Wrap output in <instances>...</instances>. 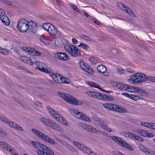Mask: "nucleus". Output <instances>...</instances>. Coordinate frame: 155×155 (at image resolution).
<instances>
[{"label": "nucleus", "instance_id": "f257e3e1", "mask_svg": "<svg viewBox=\"0 0 155 155\" xmlns=\"http://www.w3.org/2000/svg\"><path fill=\"white\" fill-rule=\"evenodd\" d=\"M31 143L37 150L38 155H54V153L45 145L36 141L31 142Z\"/></svg>", "mask_w": 155, "mask_h": 155}, {"label": "nucleus", "instance_id": "f03ea898", "mask_svg": "<svg viewBox=\"0 0 155 155\" xmlns=\"http://www.w3.org/2000/svg\"><path fill=\"white\" fill-rule=\"evenodd\" d=\"M57 93L66 101L72 104L77 105H81L83 103L82 101L76 99L68 94L59 91H58Z\"/></svg>", "mask_w": 155, "mask_h": 155}, {"label": "nucleus", "instance_id": "7ed1b4c3", "mask_svg": "<svg viewBox=\"0 0 155 155\" xmlns=\"http://www.w3.org/2000/svg\"><path fill=\"white\" fill-rule=\"evenodd\" d=\"M31 130L35 135L40 139L52 145L56 144L54 140L48 136L36 129H32Z\"/></svg>", "mask_w": 155, "mask_h": 155}, {"label": "nucleus", "instance_id": "20e7f679", "mask_svg": "<svg viewBox=\"0 0 155 155\" xmlns=\"http://www.w3.org/2000/svg\"><path fill=\"white\" fill-rule=\"evenodd\" d=\"M130 78L134 83H141L147 80L148 77L142 73L137 72L131 76Z\"/></svg>", "mask_w": 155, "mask_h": 155}, {"label": "nucleus", "instance_id": "39448f33", "mask_svg": "<svg viewBox=\"0 0 155 155\" xmlns=\"http://www.w3.org/2000/svg\"><path fill=\"white\" fill-rule=\"evenodd\" d=\"M64 48L73 57H77L81 55L80 50L73 45H66Z\"/></svg>", "mask_w": 155, "mask_h": 155}, {"label": "nucleus", "instance_id": "423d86ee", "mask_svg": "<svg viewBox=\"0 0 155 155\" xmlns=\"http://www.w3.org/2000/svg\"><path fill=\"white\" fill-rule=\"evenodd\" d=\"M29 25L28 21L24 19H20L18 23L17 28L21 32H26L29 28Z\"/></svg>", "mask_w": 155, "mask_h": 155}, {"label": "nucleus", "instance_id": "0eeeda50", "mask_svg": "<svg viewBox=\"0 0 155 155\" xmlns=\"http://www.w3.org/2000/svg\"><path fill=\"white\" fill-rule=\"evenodd\" d=\"M111 138L113 140L119 145L125 147L129 150L131 151L134 150V148L132 147L120 137L114 136H111Z\"/></svg>", "mask_w": 155, "mask_h": 155}, {"label": "nucleus", "instance_id": "6e6552de", "mask_svg": "<svg viewBox=\"0 0 155 155\" xmlns=\"http://www.w3.org/2000/svg\"><path fill=\"white\" fill-rule=\"evenodd\" d=\"M35 64L37 66L36 69L48 74L53 73V70L50 68L47 67L44 63L40 61H36Z\"/></svg>", "mask_w": 155, "mask_h": 155}, {"label": "nucleus", "instance_id": "1a4fd4ad", "mask_svg": "<svg viewBox=\"0 0 155 155\" xmlns=\"http://www.w3.org/2000/svg\"><path fill=\"white\" fill-rule=\"evenodd\" d=\"M70 112L71 114H74V116L77 118L87 122L91 121V119L85 114L79 112L78 110L73 109H69Z\"/></svg>", "mask_w": 155, "mask_h": 155}, {"label": "nucleus", "instance_id": "9d476101", "mask_svg": "<svg viewBox=\"0 0 155 155\" xmlns=\"http://www.w3.org/2000/svg\"><path fill=\"white\" fill-rule=\"evenodd\" d=\"M41 121L47 126L55 130H60L61 129L56 123L49 119L45 118H42Z\"/></svg>", "mask_w": 155, "mask_h": 155}, {"label": "nucleus", "instance_id": "9b49d317", "mask_svg": "<svg viewBox=\"0 0 155 155\" xmlns=\"http://www.w3.org/2000/svg\"><path fill=\"white\" fill-rule=\"evenodd\" d=\"M79 64L81 68L86 72L91 74H94L93 69L84 61H80Z\"/></svg>", "mask_w": 155, "mask_h": 155}, {"label": "nucleus", "instance_id": "f8f14e48", "mask_svg": "<svg viewBox=\"0 0 155 155\" xmlns=\"http://www.w3.org/2000/svg\"><path fill=\"white\" fill-rule=\"evenodd\" d=\"M23 49L28 54L32 56H40L41 55L39 51L30 47H25Z\"/></svg>", "mask_w": 155, "mask_h": 155}, {"label": "nucleus", "instance_id": "ddd939ff", "mask_svg": "<svg viewBox=\"0 0 155 155\" xmlns=\"http://www.w3.org/2000/svg\"><path fill=\"white\" fill-rule=\"evenodd\" d=\"M50 114L55 119L59 121L60 119H62V117L56 111L54 110L52 108L48 107H47Z\"/></svg>", "mask_w": 155, "mask_h": 155}, {"label": "nucleus", "instance_id": "4468645a", "mask_svg": "<svg viewBox=\"0 0 155 155\" xmlns=\"http://www.w3.org/2000/svg\"><path fill=\"white\" fill-rule=\"evenodd\" d=\"M79 126L80 127L86 130H87L91 132H93L94 133H96L97 132V130L93 127L88 125L84 123H80L79 124Z\"/></svg>", "mask_w": 155, "mask_h": 155}, {"label": "nucleus", "instance_id": "2eb2a0df", "mask_svg": "<svg viewBox=\"0 0 155 155\" xmlns=\"http://www.w3.org/2000/svg\"><path fill=\"white\" fill-rule=\"evenodd\" d=\"M54 55L57 58L62 60L67 61L69 58L68 55L65 53H56Z\"/></svg>", "mask_w": 155, "mask_h": 155}, {"label": "nucleus", "instance_id": "dca6fc26", "mask_svg": "<svg viewBox=\"0 0 155 155\" xmlns=\"http://www.w3.org/2000/svg\"><path fill=\"white\" fill-rule=\"evenodd\" d=\"M93 119L96 122L97 124L99 126L103 129L106 128L107 124L104 120H101L99 118L95 116L93 117Z\"/></svg>", "mask_w": 155, "mask_h": 155}, {"label": "nucleus", "instance_id": "f3484780", "mask_svg": "<svg viewBox=\"0 0 155 155\" xmlns=\"http://www.w3.org/2000/svg\"><path fill=\"white\" fill-rule=\"evenodd\" d=\"M95 98L107 101H112L113 100V97L111 96L97 92V93Z\"/></svg>", "mask_w": 155, "mask_h": 155}, {"label": "nucleus", "instance_id": "a211bd4d", "mask_svg": "<svg viewBox=\"0 0 155 155\" xmlns=\"http://www.w3.org/2000/svg\"><path fill=\"white\" fill-rule=\"evenodd\" d=\"M127 135H128V137L134 140L140 142L143 140V139L142 137L137 135L134 134L129 132L127 134Z\"/></svg>", "mask_w": 155, "mask_h": 155}, {"label": "nucleus", "instance_id": "6ab92c4d", "mask_svg": "<svg viewBox=\"0 0 155 155\" xmlns=\"http://www.w3.org/2000/svg\"><path fill=\"white\" fill-rule=\"evenodd\" d=\"M0 145L4 150H7L12 153H13V151H15L14 149L12 148H10V146L5 142L0 141Z\"/></svg>", "mask_w": 155, "mask_h": 155}, {"label": "nucleus", "instance_id": "aec40b11", "mask_svg": "<svg viewBox=\"0 0 155 155\" xmlns=\"http://www.w3.org/2000/svg\"><path fill=\"white\" fill-rule=\"evenodd\" d=\"M48 32L50 35L53 36H56V35L57 32V29L56 27L52 24H51V26H50L49 28H48Z\"/></svg>", "mask_w": 155, "mask_h": 155}, {"label": "nucleus", "instance_id": "412c9836", "mask_svg": "<svg viewBox=\"0 0 155 155\" xmlns=\"http://www.w3.org/2000/svg\"><path fill=\"white\" fill-rule=\"evenodd\" d=\"M0 120L2 121L4 123H5L6 124L8 125L10 127H13V126L15 125V123L13 121H11L8 119L6 118L5 117L0 116Z\"/></svg>", "mask_w": 155, "mask_h": 155}, {"label": "nucleus", "instance_id": "4be33fe9", "mask_svg": "<svg viewBox=\"0 0 155 155\" xmlns=\"http://www.w3.org/2000/svg\"><path fill=\"white\" fill-rule=\"evenodd\" d=\"M103 107L107 109L113 111H115L116 105L112 104L105 103L103 104Z\"/></svg>", "mask_w": 155, "mask_h": 155}, {"label": "nucleus", "instance_id": "5701e85b", "mask_svg": "<svg viewBox=\"0 0 155 155\" xmlns=\"http://www.w3.org/2000/svg\"><path fill=\"white\" fill-rule=\"evenodd\" d=\"M51 76L53 79L56 82L59 83L61 82V77L57 73L51 74Z\"/></svg>", "mask_w": 155, "mask_h": 155}, {"label": "nucleus", "instance_id": "b1692460", "mask_svg": "<svg viewBox=\"0 0 155 155\" xmlns=\"http://www.w3.org/2000/svg\"><path fill=\"white\" fill-rule=\"evenodd\" d=\"M73 143L76 145L79 149L83 152H84L86 149V146L76 141H74Z\"/></svg>", "mask_w": 155, "mask_h": 155}, {"label": "nucleus", "instance_id": "393cba45", "mask_svg": "<svg viewBox=\"0 0 155 155\" xmlns=\"http://www.w3.org/2000/svg\"><path fill=\"white\" fill-rule=\"evenodd\" d=\"M73 143L76 145L79 149L83 152H84L86 149V146L76 141H74Z\"/></svg>", "mask_w": 155, "mask_h": 155}, {"label": "nucleus", "instance_id": "a878e982", "mask_svg": "<svg viewBox=\"0 0 155 155\" xmlns=\"http://www.w3.org/2000/svg\"><path fill=\"white\" fill-rule=\"evenodd\" d=\"M115 111L120 113H127V110L124 107L116 105Z\"/></svg>", "mask_w": 155, "mask_h": 155}, {"label": "nucleus", "instance_id": "bb28decb", "mask_svg": "<svg viewBox=\"0 0 155 155\" xmlns=\"http://www.w3.org/2000/svg\"><path fill=\"white\" fill-rule=\"evenodd\" d=\"M61 143L67 149L72 151H74L75 149L72 147L68 143L65 141L62 140Z\"/></svg>", "mask_w": 155, "mask_h": 155}, {"label": "nucleus", "instance_id": "cd10ccee", "mask_svg": "<svg viewBox=\"0 0 155 155\" xmlns=\"http://www.w3.org/2000/svg\"><path fill=\"white\" fill-rule=\"evenodd\" d=\"M116 86L120 89H122L124 90H127L128 91V90H129L128 88H129L130 85H127L122 83H120L117 85H116Z\"/></svg>", "mask_w": 155, "mask_h": 155}, {"label": "nucleus", "instance_id": "c85d7f7f", "mask_svg": "<svg viewBox=\"0 0 155 155\" xmlns=\"http://www.w3.org/2000/svg\"><path fill=\"white\" fill-rule=\"evenodd\" d=\"M137 132L138 134L145 137L147 136V134H148V132L143 130L138 129Z\"/></svg>", "mask_w": 155, "mask_h": 155}, {"label": "nucleus", "instance_id": "c756f323", "mask_svg": "<svg viewBox=\"0 0 155 155\" xmlns=\"http://www.w3.org/2000/svg\"><path fill=\"white\" fill-rule=\"evenodd\" d=\"M97 69L99 72L101 73L104 72L107 70L106 67L103 65H99L97 67Z\"/></svg>", "mask_w": 155, "mask_h": 155}, {"label": "nucleus", "instance_id": "7c9ffc66", "mask_svg": "<svg viewBox=\"0 0 155 155\" xmlns=\"http://www.w3.org/2000/svg\"><path fill=\"white\" fill-rule=\"evenodd\" d=\"M2 22L6 25H8L10 23V21L8 17L6 16H5L4 17L1 19Z\"/></svg>", "mask_w": 155, "mask_h": 155}, {"label": "nucleus", "instance_id": "2f4dec72", "mask_svg": "<svg viewBox=\"0 0 155 155\" xmlns=\"http://www.w3.org/2000/svg\"><path fill=\"white\" fill-rule=\"evenodd\" d=\"M31 22H32L31 25V30L34 33H35L37 30L38 27L37 24L35 22H34L32 21H31Z\"/></svg>", "mask_w": 155, "mask_h": 155}, {"label": "nucleus", "instance_id": "473e14b6", "mask_svg": "<svg viewBox=\"0 0 155 155\" xmlns=\"http://www.w3.org/2000/svg\"><path fill=\"white\" fill-rule=\"evenodd\" d=\"M40 40L45 45H48L51 43V41L44 36L41 37Z\"/></svg>", "mask_w": 155, "mask_h": 155}, {"label": "nucleus", "instance_id": "72a5a7b5", "mask_svg": "<svg viewBox=\"0 0 155 155\" xmlns=\"http://www.w3.org/2000/svg\"><path fill=\"white\" fill-rule=\"evenodd\" d=\"M84 153L88 154V155H97L96 153L93 152L89 148L86 147Z\"/></svg>", "mask_w": 155, "mask_h": 155}, {"label": "nucleus", "instance_id": "f704fd0d", "mask_svg": "<svg viewBox=\"0 0 155 155\" xmlns=\"http://www.w3.org/2000/svg\"><path fill=\"white\" fill-rule=\"evenodd\" d=\"M88 84L91 87H95L97 89L101 88V87L100 85L93 82H88Z\"/></svg>", "mask_w": 155, "mask_h": 155}, {"label": "nucleus", "instance_id": "c9c22d12", "mask_svg": "<svg viewBox=\"0 0 155 155\" xmlns=\"http://www.w3.org/2000/svg\"><path fill=\"white\" fill-rule=\"evenodd\" d=\"M128 91L130 92H138L139 91V88L138 89L135 87L129 86V88H128Z\"/></svg>", "mask_w": 155, "mask_h": 155}, {"label": "nucleus", "instance_id": "e433bc0d", "mask_svg": "<svg viewBox=\"0 0 155 155\" xmlns=\"http://www.w3.org/2000/svg\"><path fill=\"white\" fill-rule=\"evenodd\" d=\"M89 61L90 62L93 64L99 62V61L97 58L93 57H91L89 59Z\"/></svg>", "mask_w": 155, "mask_h": 155}, {"label": "nucleus", "instance_id": "4c0bfd02", "mask_svg": "<svg viewBox=\"0 0 155 155\" xmlns=\"http://www.w3.org/2000/svg\"><path fill=\"white\" fill-rule=\"evenodd\" d=\"M78 46L86 50L90 48V47L88 45L82 42H81Z\"/></svg>", "mask_w": 155, "mask_h": 155}, {"label": "nucleus", "instance_id": "58836bf2", "mask_svg": "<svg viewBox=\"0 0 155 155\" xmlns=\"http://www.w3.org/2000/svg\"><path fill=\"white\" fill-rule=\"evenodd\" d=\"M70 83L69 79L67 78H62L61 77V82L59 83Z\"/></svg>", "mask_w": 155, "mask_h": 155}, {"label": "nucleus", "instance_id": "ea45409f", "mask_svg": "<svg viewBox=\"0 0 155 155\" xmlns=\"http://www.w3.org/2000/svg\"><path fill=\"white\" fill-rule=\"evenodd\" d=\"M97 92L93 91H88L86 93L89 96H91L94 98H96Z\"/></svg>", "mask_w": 155, "mask_h": 155}, {"label": "nucleus", "instance_id": "a19ab883", "mask_svg": "<svg viewBox=\"0 0 155 155\" xmlns=\"http://www.w3.org/2000/svg\"><path fill=\"white\" fill-rule=\"evenodd\" d=\"M51 24L49 23H45L43 24V28L45 30L48 31V28H49L50 26H51Z\"/></svg>", "mask_w": 155, "mask_h": 155}, {"label": "nucleus", "instance_id": "79ce46f5", "mask_svg": "<svg viewBox=\"0 0 155 155\" xmlns=\"http://www.w3.org/2000/svg\"><path fill=\"white\" fill-rule=\"evenodd\" d=\"M138 92L143 96H146L147 95L146 91L144 89L141 88H139V91Z\"/></svg>", "mask_w": 155, "mask_h": 155}, {"label": "nucleus", "instance_id": "37998d69", "mask_svg": "<svg viewBox=\"0 0 155 155\" xmlns=\"http://www.w3.org/2000/svg\"><path fill=\"white\" fill-rule=\"evenodd\" d=\"M0 53L4 55H7L8 53V51L7 49H0Z\"/></svg>", "mask_w": 155, "mask_h": 155}, {"label": "nucleus", "instance_id": "c03bdc74", "mask_svg": "<svg viewBox=\"0 0 155 155\" xmlns=\"http://www.w3.org/2000/svg\"><path fill=\"white\" fill-rule=\"evenodd\" d=\"M130 97V99L134 100L135 101H137L140 98V97L137 96L133 94H131Z\"/></svg>", "mask_w": 155, "mask_h": 155}, {"label": "nucleus", "instance_id": "a18cd8bd", "mask_svg": "<svg viewBox=\"0 0 155 155\" xmlns=\"http://www.w3.org/2000/svg\"><path fill=\"white\" fill-rule=\"evenodd\" d=\"M13 128L20 131H22L23 130L22 127L17 124L16 123L15 124V125L13 126Z\"/></svg>", "mask_w": 155, "mask_h": 155}, {"label": "nucleus", "instance_id": "49530a36", "mask_svg": "<svg viewBox=\"0 0 155 155\" xmlns=\"http://www.w3.org/2000/svg\"><path fill=\"white\" fill-rule=\"evenodd\" d=\"M80 37L81 39L85 40L86 41H91V39H90L89 37L85 35H81Z\"/></svg>", "mask_w": 155, "mask_h": 155}, {"label": "nucleus", "instance_id": "de8ad7c7", "mask_svg": "<svg viewBox=\"0 0 155 155\" xmlns=\"http://www.w3.org/2000/svg\"><path fill=\"white\" fill-rule=\"evenodd\" d=\"M5 16H6L5 13V11L3 10V9H0V19L2 18H3Z\"/></svg>", "mask_w": 155, "mask_h": 155}, {"label": "nucleus", "instance_id": "09e8293b", "mask_svg": "<svg viewBox=\"0 0 155 155\" xmlns=\"http://www.w3.org/2000/svg\"><path fill=\"white\" fill-rule=\"evenodd\" d=\"M2 1L3 3L6 5H11L12 4V2L10 1L6 0H2Z\"/></svg>", "mask_w": 155, "mask_h": 155}, {"label": "nucleus", "instance_id": "8fccbe9b", "mask_svg": "<svg viewBox=\"0 0 155 155\" xmlns=\"http://www.w3.org/2000/svg\"><path fill=\"white\" fill-rule=\"evenodd\" d=\"M91 19L93 22H94L95 24L99 26L101 25L99 21H98L96 18H93Z\"/></svg>", "mask_w": 155, "mask_h": 155}, {"label": "nucleus", "instance_id": "3c124183", "mask_svg": "<svg viewBox=\"0 0 155 155\" xmlns=\"http://www.w3.org/2000/svg\"><path fill=\"white\" fill-rule=\"evenodd\" d=\"M71 6L73 8V9L76 12H79V9L77 7L74 5L72 4H71Z\"/></svg>", "mask_w": 155, "mask_h": 155}, {"label": "nucleus", "instance_id": "603ef678", "mask_svg": "<svg viewBox=\"0 0 155 155\" xmlns=\"http://www.w3.org/2000/svg\"><path fill=\"white\" fill-rule=\"evenodd\" d=\"M60 123L62 124H63L65 125H68L66 123V121L62 117V119H60L58 121Z\"/></svg>", "mask_w": 155, "mask_h": 155}, {"label": "nucleus", "instance_id": "864d4df0", "mask_svg": "<svg viewBox=\"0 0 155 155\" xmlns=\"http://www.w3.org/2000/svg\"><path fill=\"white\" fill-rule=\"evenodd\" d=\"M117 71L119 73L121 74H123L125 73L124 70L122 68H117Z\"/></svg>", "mask_w": 155, "mask_h": 155}, {"label": "nucleus", "instance_id": "5fc2aeb1", "mask_svg": "<svg viewBox=\"0 0 155 155\" xmlns=\"http://www.w3.org/2000/svg\"><path fill=\"white\" fill-rule=\"evenodd\" d=\"M147 80L152 82H155V77L150 76L148 77Z\"/></svg>", "mask_w": 155, "mask_h": 155}, {"label": "nucleus", "instance_id": "6e6d98bb", "mask_svg": "<svg viewBox=\"0 0 155 155\" xmlns=\"http://www.w3.org/2000/svg\"><path fill=\"white\" fill-rule=\"evenodd\" d=\"M118 6L120 9L122 10H124V9L125 8L126 6L124 5L123 4L121 3H120L118 4Z\"/></svg>", "mask_w": 155, "mask_h": 155}, {"label": "nucleus", "instance_id": "4d7b16f0", "mask_svg": "<svg viewBox=\"0 0 155 155\" xmlns=\"http://www.w3.org/2000/svg\"><path fill=\"white\" fill-rule=\"evenodd\" d=\"M131 94H129L127 93H122V95H124V96L126 97H127L128 98H130V96H131Z\"/></svg>", "mask_w": 155, "mask_h": 155}, {"label": "nucleus", "instance_id": "13d9d810", "mask_svg": "<svg viewBox=\"0 0 155 155\" xmlns=\"http://www.w3.org/2000/svg\"><path fill=\"white\" fill-rule=\"evenodd\" d=\"M154 124H152L151 123H148V125L147 127L153 129V127H154Z\"/></svg>", "mask_w": 155, "mask_h": 155}, {"label": "nucleus", "instance_id": "bf43d9fd", "mask_svg": "<svg viewBox=\"0 0 155 155\" xmlns=\"http://www.w3.org/2000/svg\"><path fill=\"white\" fill-rule=\"evenodd\" d=\"M113 153L115 155H125L117 151H113Z\"/></svg>", "mask_w": 155, "mask_h": 155}, {"label": "nucleus", "instance_id": "052dcab7", "mask_svg": "<svg viewBox=\"0 0 155 155\" xmlns=\"http://www.w3.org/2000/svg\"><path fill=\"white\" fill-rule=\"evenodd\" d=\"M34 104L35 105L38 107H41L42 106L41 103L38 102L34 103Z\"/></svg>", "mask_w": 155, "mask_h": 155}, {"label": "nucleus", "instance_id": "680f3d73", "mask_svg": "<svg viewBox=\"0 0 155 155\" xmlns=\"http://www.w3.org/2000/svg\"><path fill=\"white\" fill-rule=\"evenodd\" d=\"M144 150H145L144 152L146 154H150V153L151 150L147 148H145Z\"/></svg>", "mask_w": 155, "mask_h": 155}, {"label": "nucleus", "instance_id": "e2e57ef3", "mask_svg": "<svg viewBox=\"0 0 155 155\" xmlns=\"http://www.w3.org/2000/svg\"><path fill=\"white\" fill-rule=\"evenodd\" d=\"M26 63L31 65H32L33 64V61L31 60H30L29 58H28V60Z\"/></svg>", "mask_w": 155, "mask_h": 155}, {"label": "nucleus", "instance_id": "0e129e2a", "mask_svg": "<svg viewBox=\"0 0 155 155\" xmlns=\"http://www.w3.org/2000/svg\"><path fill=\"white\" fill-rule=\"evenodd\" d=\"M141 125L143 126L147 127L148 126V123L147 122H141Z\"/></svg>", "mask_w": 155, "mask_h": 155}, {"label": "nucleus", "instance_id": "69168bd1", "mask_svg": "<svg viewBox=\"0 0 155 155\" xmlns=\"http://www.w3.org/2000/svg\"><path fill=\"white\" fill-rule=\"evenodd\" d=\"M104 129L106 131L108 132H110L112 131L111 129L109 127H108L107 126H106V128Z\"/></svg>", "mask_w": 155, "mask_h": 155}, {"label": "nucleus", "instance_id": "338daca9", "mask_svg": "<svg viewBox=\"0 0 155 155\" xmlns=\"http://www.w3.org/2000/svg\"><path fill=\"white\" fill-rule=\"evenodd\" d=\"M22 60L23 62L26 63L28 60V58H27L26 57H23L22 58Z\"/></svg>", "mask_w": 155, "mask_h": 155}, {"label": "nucleus", "instance_id": "774afa93", "mask_svg": "<svg viewBox=\"0 0 155 155\" xmlns=\"http://www.w3.org/2000/svg\"><path fill=\"white\" fill-rule=\"evenodd\" d=\"M147 137H152L154 136V135L153 134L151 133H149V132L148 134H147Z\"/></svg>", "mask_w": 155, "mask_h": 155}]
</instances>
